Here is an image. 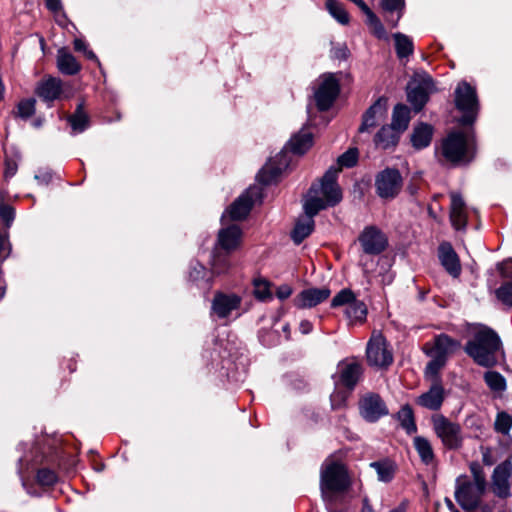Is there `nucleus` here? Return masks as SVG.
<instances>
[{
    "mask_svg": "<svg viewBox=\"0 0 512 512\" xmlns=\"http://www.w3.org/2000/svg\"><path fill=\"white\" fill-rule=\"evenodd\" d=\"M254 296L260 301H267L272 298L270 284L264 279L254 280Z\"/></svg>",
    "mask_w": 512,
    "mask_h": 512,
    "instance_id": "79ce46f5",
    "label": "nucleus"
},
{
    "mask_svg": "<svg viewBox=\"0 0 512 512\" xmlns=\"http://www.w3.org/2000/svg\"><path fill=\"white\" fill-rule=\"evenodd\" d=\"M501 349L499 336L491 328L482 326L474 334L472 340L465 346L466 353L473 360L484 367H491L496 364L497 352Z\"/></svg>",
    "mask_w": 512,
    "mask_h": 512,
    "instance_id": "7ed1b4c3",
    "label": "nucleus"
},
{
    "mask_svg": "<svg viewBox=\"0 0 512 512\" xmlns=\"http://www.w3.org/2000/svg\"><path fill=\"white\" fill-rule=\"evenodd\" d=\"M432 88L433 81L430 77H424L419 81L413 80L408 84L407 98L416 112L425 106Z\"/></svg>",
    "mask_w": 512,
    "mask_h": 512,
    "instance_id": "4468645a",
    "label": "nucleus"
},
{
    "mask_svg": "<svg viewBox=\"0 0 512 512\" xmlns=\"http://www.w3.org/2000/svg\"><path fill=\"white\" fill-rule=\"evenodd\" d=\"M455 106L462 113V125L473 124L478 116L479 101L476 89L468 82L461 81L455 89Z\"/></svg>",
    "mask_w": 512,
    "mask_h": 512,
    "instance_id": "39448f33",
    "label": "nucleus"
},
{
    "mask_svg": "<svg viewBox=\"0 0 512 512\" xmlns=\"http://www.w3.org/2000/svg\"><path fill=\"white\" fill-rule=\"evenodd\" d=\"M370 467L377 472L378 480L385 483L390 482L396 472L395 463L388 459L372 462Z\"/></svg>",
    "mask_w": 512,
    "mask_h": 512,
    "instance_id": "72a5a7b5",
    "label": "nucleus"
},
{
    "mask_svg": "<svg viewBox=\"0 0 512 512\" xmlns=\"http://www.w3.org/2000/svg\"><path fill=\"white\" fill-rule=\"evenodd\" d=\"M340 91L338 80L333 74L323 75L315 92V101L320 111L328 110L336 100Z\"/></svg>",
    "mask_w": 512,
    "mask_h": 512,
    "instance_id": "ddd939ff",
    "label": "nucleus"
},
{
    "mask_svg": "<svg viewBox=\"0 0 512 512\" xmlns=\"http://www.w3.org/2000/svg\"><path fill=\"white\" fill-rule=\"evenodd\" d=\"M299 329L301 331L302 334H308L312 331L313 329V325L310 321L308 320H303L301 321L300 325H299Z\"/></svg>",
    "mask_w": 512,
    "mask_h": 512,
    "instance_id": "bf43d9fd",
    "label": "nucleus"
},
{
    "mask_svg": "<svg viewBox=\"0 0 512 512\" xmlns=\"http://www.w3.org/2000/svg\"><path fill=\"white\" fill-rule=\"evenodd\" d=\"M37 482L42 486H53L57 481V474L48 468H41L36 474Z\"/></svg>",
    "mask_w": 512,
    "mask_h": 512,
    "instance_id": "37998d69",
    "label": "nucleus"
},
{
    "mask_svg": "<svg viewBox=\"0 0 512 512\" xmlns=\"http://www.w3.org/2000/svg\"><path fill=\"white\" fill-rule=\"evenodd\" d=\"M498 270L503 277H512V260H507L498 265Z\"/></svg>",
    "mask_w": 512,
    "mask_h": 512,
    "instance_id": "5fc2aeb1",
    "label": "nucleus"
},
{
    "mask_svg": "<svg viewBox=\"0 0 512 512\" xmlns=\"http://www.w3.org/2000/svg\"><path fill=\"white\" fill-rule=\"evenodd\" d=\"M450 221L452 226L459 231H464L467 226L468 213L466 204L459 193H450Z\"/></svg>",
    "mask_w": 512,
    "mask_h": 512,
    "instance_id": "412c9836",
    "label": "nucleus"
},
{
    "mask_svg": "<svg viewBox=\"0 0 512 512\" xmlns=\"http://www.w3.org/2000/svg\"><path fill=\"white\" fill-rule=\"evenodd\" d=\"M486 486L472 482L467 475L456 479L455 499L465 510L475 509L484 495Z\"/></svg>",
    "mask_w": 512,
    "mask_h": 512,
    "instance_id": "0eeeda50",
    "label": "nucleus"
},
{
    "mask_svg": "<svg viewBox=\"0 0 512 512\" xmlns=\"http://www.w3.org/2000/svg\"><path fill=\"white\" fill-rule=\"evenodd\" d=\"M482 461L487 466L493 465L494 461L492 459L491 451L489 448L482 449Z\"/></svg>",
    "mask_w": 512,
    "mask_h": 512,
    "instance_id": "13d9d810",
    "label": "nucleus"
},
{
    "mask_svg": "<svg viewBox=\"0 0 512 512\" xmlns=\"http://www.w3.org/2000/svg\"><path fill=\"white\" fill-rule=\"evenodd\" d=\"M397 420L407 434L416 433L417 425L415 423L414 412L410 405L406 404L397 412Z\"/></svg>",
    "mask_w": 512,
    "mask_h": 512,
    "instance_id": "f704fd0d",
    "label": "nucleus"
},
{
    "mask_svg": "<svg viewBox=\"0 0 512 512\" xmlns=\"http://www.w3.org/2000/svg\"><path fill=\"white\" fill-rule=\"evenodd\" d=\"M413 446L423 464L429 466L435 463V453L431 442L427 438L423 436L414 437Z\"/></svg>",
    "mask_w": 512,
    "mask_h": 512,
    "instance_id": "cd10ccee",
    "label": "nucleus"
},
{
    "mask_svg": "<svg viewBox=\"0 0 512 512\" xmlns=\"http://www.w3.org/2000/svg\"><path fill=\"white\" fill-rule=\"evenodd\" d=\"M358 157H359L358 149L350 148L338 157L337 164L339 167L338 168L331 167L327 171L334 170L336 173V177H337L338 173L341 171L342 168H351V167L355 166L358 162Z\"/></svg>",
    "mask_w": 512,
    "mask_h": 512,
    "instance_id": "4c0bfd02",
    "label": "nucleus"
},
{
    "mask_svg": "<svg viewBox=\"0 0 512 512\" xmlns=\"http://www.w3.org/2000/svg\"><path fill=\"white\" fill-rule=\"evenodd\" d=\"M358 241L365 254L378 255L388 246L386 235L376 226H366L358 236Z\"/></svg>",
    "mask_w": 512,
    "mask_h": 512,
    "instance_id": "f8f14e48",
    "label": "nucleus"
},
{
    "mask_svg": "<svg viewBox=\"0 0 512 512\" xmlns=\"http://www.w3.org/2000/svg\"><path fill=\"white\" fill-rule=\"evenodd\" d=\"M36 100L28 98L21 100L17 105V114L22 119H27L35 113Z\"/></svg>",
    "mask_w": 512,
    "mask_h": 512,
    "instance_id": "a18cd8bd",
    "label": "nucleus"
},
{
    "mask_svg": "<svg viewBox=\"0 0 512 512\" xmlns=\"http://www.w3.org/2000/svg\"><path fill=\"white\" fill-rule=\"evenodd\" d=\"M242 298L237 294L217 292L212 301V311L221 319L229 317L241 306Z\"/></svg>",
    "mask_w": 512,
    "mask_h": 512,
    "instance_id": "f3484780",
    "label": "nucleus"
},
{
    "mask_svg": "<svg viewBox=\"0 0 512 512\" xmlns=\"http://www.w3.org/2000/svg\"><path fill=\"white\" fill-rule=\"evenodd\" d=\"M433 430L444 447L457 450L462 446V429L458 423L450 421L441 414L432 417Z\"/></svg>",
    "mask_w": 512,
    "mask_h": 512,
    "instance_id": "6e6552de",
    "label": "nucleus"
},
{
    "mask_svg": "<svg viewBox=\"0 0 512 512\" xmlns=\"http://www.w3.org/2000/svg\"><path fill=\"white\" fill-rule=\"evenodd\" d=\"M73 44H74V49H75L76 51H79V52H83V53H84V52H85V50H87V49H88V48H87V44H86L83 40H81V39H78V38H77V39H75Z\"/></svg>",
    "mask_w": 512,
    "mask_h": 512,
    "instance_id": "052dcab7",
    "label": "nucleus"
},
{
    "mask_svg": "<svg viewBox=\"0 0 512 512\" xmlns=\"http://www.w3.org/2000/svg\"><path fill=\"white\" fill-rule=\"evenodd\" d=\"M382 9L391 14V18H387L386 21L392 27H396L400 18L403 15L405 8L404 0H381Z\"/></svg>",
    "mask_w": 512,
    "mask_h": 512,
    "instance_id": "2f4dec72",
    "label": "nucleus"
},
{
    "mask_svg": "<svg viewBox=\"0 0 512 512\" xmlns=\"http://www.w3.org/2000/svg\"><path fill=\"white\" fill-rule=\"evenodd\" d=\"M433 127L426 123L418 124L411 135V142L416 149H423L431 143Z\"/></svg>",
    "mask_w": 512,
    "mask_h": 512,
    "instance_id": "c85d7f7f",
    "label": "nucleus"
},
{
    "mask_svg": "<svg viewBox=\"0 0 512 512\" xmlns=\"http://www.w3.org/2000/svg\"><path fill=\"white\" fill-rule=\"evenodd\" d=\"M84 54L88 59L98 61L95 53L92 50L87 49L85 50Z\"/></svg>",
    "mask_w": 512,
    "mask_h": 512,
    "instance_id": "e2e57ef3",
    "label": "nucleus"
},
{
    "mask_svg": "<svg viewBox=\"0 0 512 512\" xmlns=\"http://www.w3.org/2000/svg\"><path fill=\"white\" fill-rule=\"evenodd\" d=\"M293 290L291 288V286L287 285V284H283L281 286H279L276 290V296L281 299V300H284V299H287L291 296Z\"/></svg>",
    "mask_w": 512,
    "mask_h": 512,
    "instance_id": "6e6d98bb",
    "label": "nucleus"
},
{
    "mask_svg": "<svg viewBox=\"0 0 512 512\" xmlns=\"http://www.w3.org/2000/svg\"><path fill=\"white\" fill-rule=\"evenodd\" d=\"M410 121V110L403 104H398L394 107L391 127L398 132H403L407 129Z\"/></svg>",
    "mask_w": 512,
    "mask_h": 512,
    "instance_id": "473e14b6",
    "label": "nucleus"
},
{
    "mask_svg": "<svg viewBox=\"0 0 512 512\" xmlns=\"http://www.w3.org/2000/svg\"><path fill=\"white\" fill-rule=\"evenodd\" d=\"M342 199V192L336 184L334 170L326 171L318 184H313L304 200L303 209L306 219L298 221L291 233L295 244H300L314 229L313 217L327 207L337 205Z\"/></svg>",
    "mask_w": 512,
    "mask_h": 512,
    "instance_id": "f257e3e1",
    "label": "nucleus"
},
{
    "mask_svg": "<svg viewBox=\"0 0 512 512\" xmlns=\"http://www.w3.org/2000/svg\"><path fill=\"white\" fill-rule=\"evenodd\" d=\"M326 8L333 18L340 24L346 25L349 23V15L344 6L337 0H327Z\"/></svg>",
    "mask_w": 512,
    "mask_h": 512,
    "instance_id": "58836bf2",
    "label": "nucleus"
},
{
    "mask_svg": "<svg viewBox=\"0 0 512 512\" xmlns=\"http://www.w3.org/2000/svg\"><path fill=\"white\" fill-rule=\"evenodd\" d=\"M312 145V133L307 129H301L291 137L285 148L273 159H270L259 171L257 174V180L264 185L275 182L282 172L289 166L287 150L297 155H303L312 147Z\"/></svg>",
    "mask_w": 512,
    "mask_h": 512,
    "instance_id": "f03ea898",
    "label": "nucleus"
},
{
    "mask_svg": "<svg viewBox=\"0 0 512 512\" xmlns=\"http://www.w3.org/2000/svg\"><path fill=\"white\" fill-rule=\"evenodd\" d=\"M362 375V366L358 362L346 363L340 370V382L343 386L353 389Z\"/></svg>",
    "mask_w": 512,
    "mask_h": 512,
    "instance_id": "bb28decb",
    "label": "nucleus"
},
{
    "mask_svg": "<svg viewBox=\"0 0 512 512\" xmlns=\"http://www.w3.org/2000/svg\"><path fill=\"white\" fill-rule=\"evenodd\" d=\"M486 384L491 390L503 391L506 388V382L504 377L495 371H488L484 375Z\"/></svg>",
    "mask_w": 512,
    "mask_h": 512,
    "instance_id": "a19ab883",
    "label": "nucleus"
},
{
    "mask_svg": "<svg viewBox=\"0 0 512 512\" xmlns=\"http://www.w3.org/2000/svg\"><path fill=\"white\" fill-rule=\"evenodd\" d=\"M512 474V463L506 460L497 465L492 474V489L496 496L507 498L510 495L509 479Z\"/></svg>",
    "mask_w": 512,
    "mask_h": 512,
    "instance_id": "dca6fc26",
    "label": "nucleus"
},
{
    "mask_svg": "<svg viewBox=\"0 0 512 512\" xmlns=\"http://www.w3.org/2000/svg\"><path fill=\"white\" fill-rule=\"evenodd\" d=\"M389 512H405V508H404V507H402V506H399V507H397V508L392 509V510H391V511H389Z\"/></svg>",
    "mask_w": 512,
    "mask_h": 512,
    "instance_id": "69168bd1",
    "label": "nucleus"
},
{
    "mask_svg": "<svg viewBox=\"0 0 512 512\" xmlns=\"http://www.w3.org/2000/svg\"><path fill=\"white\" fill-rule=\"evenodd\" d=\"M438 257L441 265L449 275L453 278L459 277L462 270L460 260L450 243L444 242L440 244L438 248Z\"/></svg>",
    "mask_w": 512,
    "mask_h": 512,
    "instance_id": "aec40b11",
    "label": "nucleus"
},
{
    "mask_svg": "<svg viewBox=\"0 0 512 512\" xmlns=\"http://www.w3.org/2000/svg\"><path fill=\"white\" fill-rule=\"evenodd\" d=\"M444 401V389L442 385L437 381L435 382L430 389L421 394L416 399V404L426 409L436 411L439 410Z\"/></svg>",
    "mask_w": 512,
    "mask_h": 512,
    "instance_id": "b1692460",
    "label": "nucleus"
},
{
    "mask_svg": "<svg viewBox=\"0 0 512 512\" xmlns=\"http://www.w3.org/2000/svg\"><path fill=\"white\" fill-rule=\"evenodd\" d=\"M330 296L328 288H309L301 291L293 300L299 309L312 308L324 302Z\"/></svg>",
    "mask_w": 512,
    "mask_h": 512,
    "instance_id": "6ab92c4d",
    "label": "nucleus"
},
{
    "mask_svg": "<svg viewBox=\"0 0 512 512\" xmlns=\"http://www.w3.org/2000/svg\"><path fill=\"white\" fill-rule=\"evenodd\" d=\"M361 417L370 423L377 422L380 418L389 414V409L378 393L367 392L358 402Z\"/></svg>",
    "mask_w": 512,
    "mask_h": 512,
    "instance_id": "9d476101",
    "label": "nucleus"
},
{
    "mask_svg": "<svg viewBox=\"0 0 512 512\" xmlns=\"http://www.w3.org/2000/svg\"><path fill=\"white\" fill-rule=\"evenodd\" d=\"M461 344L459 341L451 338L446 334H440L434 339V347L432 354L443 357L447 360L448 356L455 353Z\"/></svg>",
    "mask_w": 512,
    "mask_h": 512,
    "instance_id": "393cba45",
    "label": "nucleus"
},
{
    "mask_svg": "<svg viewBox=\"0 0 512 512\" xmlns=\"http://www.w3.org/2000/svg\"><path fill=\"white\" fill-rule=\"evenodd\" d=\"M387 113V99L380 97L363 115V122L359 127V132L367 131L375 127Z\"/></svg>",
    "mask_w": 512,
    "mask_h": 512,
    "instance_id": "4be33fe9",
    "label": "nucleus"
},
{
    "mask_svg": "<svg viewBox=\"0 0 512 512\" xmlns=\"http://www.w3.org/2000/svg\"><path fill=\"white\" fill-rule=\"evenodd\" d=\"M258 196L256 188H249L241 194L222 215V221L228 215L232 220H242L249 214L254 198Z\"/></svg>",
    "mask_w": 512,
    "mask_h": 512,
    "instance_id": "2eb2a0df",
    "label": "nucleus"
},
{
    "mask_svg": "<svg viewBox=\"0 0 512 512\" xmlns=\"http://www.w3.org/2000/svg\"><path fill=\"white\" fill-rule=\"evenodd\" d=\"M346 52H347L346 48L342 49V56L341 57L346 58V56H347Z\"/></svg>",
    "mask_w": 512,
    "mask_h": 512,
    "instance_id": "774afa93",
    "label": "nucleus"
},
{
    "mask_svg": "<svg viewBox=\"0 0 512 512\" xmlns=\"http://www.w3.org/2000/svg\"><path fill=\"white\" fill-rule=\"evenodd\" d=\"M349 477L344 465L340 462H326L320 475V487L323 493H340L348 489Z\"/></svg>",
    "mask_w": 512,
    "mask_h": 512,
    "instance_id": "423d86ee",
    "label": "nucleus"
},
{
    "mask_svg": "<svg viewBox=\"0 0 512 512\" xmlns=\"http://www.w3.org/2000/svg\"><path fill=\"white\" fill-rule=\"evenodd\" d=\"M496 296L503 304L512 306V281L501 285L496 290Z\"/></svg>",
    "mask_w": 512,
    "mask_h": 512,
    "instance_id": "09e8293b",
    "label": "nucleus"
},
{
    "mask_svg": "<svg viewBox=\"0 0 512 512\" xmlns=\"http://www.w3.org/2000/svg\"><path fill=\"white\" fill-rule=\"evenodd\" d=\"M242 231L238 225H230L218 232L217 243L227 254L236 250L241 243Z\"/></svg>",
    "mask_w": 512,
    "mask_h": 512,
    "instance_id": "5701e85b",
    "label": "nucleus"
},
{
    "mask_svg": "<svg viewBox=\"0 0 512 512\" xmlns=\"http://www.w3.org/2000/svg\"><path fill=\"white\" fill-rule=\"evenodd\" d=\"M446 502H447V505L450 508V510H454V505H453L452 501L451 500H447Z\"/></svg>",
    "mask_w": 512,
    "mask_h": 512,
    "instance_id": "338daca9",
    "label": "nucleus"
},
{
    "mask_svg": "<svg viewBox=\"0 0 512 512\" xmlns=\"http://www.w3.org/2000/svg\"><path fill=\"white\" fill-rule=\"evenodd\" d=\"M361 512H374L372 506L369 504V501L367 498L363 500V507Z\"/></svg>",
    "mask_w": 512,
    "mask_h": 512,
    "instance_id": "680f3d73",
    "label": "nucleus"
},
{
    "mask_svg": "<svg viewBox=\"0 0 512 512\" xmlns=\"http://www.w3.org/2000/svg\"><path fill=\"white\" fill-rule=\"evenodd\" d=\"M441 153L454 165L468 164L475 158L476 145L474 139L463 132H451L442 141Z\"/></svg>",
    "mask_w": 512,
    "mask_h": 512,
    "instance_id": "20e7f679",
    "label": "nucleus"
},
{
    "mask_svg": "<svg viewBox=\"0 0 512 512\" xmlns=\"http://www.w3.org/2000/svg\"><path fill=\"white\" fill-rule=\"evenodd\" d=\"M46 7L52 12H58L61 10V0H45Z\"/></svg>",
    "mask_w": 512,
    "mask_h": 512,
    "instance_id": "4d7b16f0",
    "label": "nucleus"
},
{
    "mask_svg": "<svg viewBox=\"0 0 512 512\" xmlns=\"http://www.w3.org/2000/svg\"><path fill=\"white\" fill-rule=\"evenodd\" d=\"M367 362L375 367H387L393 362V355L387 347L386 339L381 334H374L366 348Z\"/></svg>",
    "mask_w": 512,
    "mask_h": 512,
    "instance_id": "9b49d317",
    "label": "nucleus"
},
{
    "mask_svg": "<svg viewBox=\"0 0 512 512\" xmlns=\"http://www.w3.org/2000/svg\"><path fill=\"white\" fill-rule=\"evenodd\" d=\"M283 332L286 334V338L289 339L290 338V327L288 324L283 326Z\"/></svg>",
    "mask_w": 512,
    "mask_h": 512,
    "instance_id": "0e129e2a",
    "label": "nucleus"
},
{
    "mask_svg": "<svg viewBox=\"0 0 512 512\" xmlns=\"http://www.w3.org/2000/svg\"><path fill=\"white\" fill-rule=\"evenodd\" d=\"M395 40V49L397 56L402 59L413 53L414 47L412 39L400 32L393 34Z\"/></svg>",
    "mask_w": 512,
    "mask_h": 512,
    "instance_id": "e433bc0d",
    "label": "nucleus"
},
{
    "mask_svg": "<svg viewBox=\"0 0 512 512\" xmlns=\"http://www.w3.org/2000/svg\"><path fill=\"white\" fill-rule=\"evenodd\" d=\"M35 93L44 102H54L61 98L63 83L59 78L45 77L37 83Z\"/></svg>",
    "mask_w": 512,
    "mask_h": 512,
    "instance_id": "a211bd4d",
    "label": "nucleus"
},
{
    "mask_svg": "<svg viewBox=\"0 0 512 512\" xmlns=\"http://www.w3.org/2000/svg\"><path fill=\"white\" fill-rule=\"evenodd\" d=\"M355 300V295L350 289H342L338 292L334 298L332 299L331 306L339 307V306H348L352 301Z\"/></svg>",
    "mask_w": 512,
    "mask_h": 512,
    "instance_id": "49530a36",
    "label": "nucleus"
},
{
    "mask_svg": "<svg viewBox=\"0 0 512 512\" xmlns=\"http://www.w3.org/2000/svg\"><path fill=\"white\" fill-rule=\"evenodd\" d=\"M365 15L367 17L366 22L371 30V33L378 39L387 40V32L375 13L370 9L365 13Z\"/></svg>",
    "mask_w": 512,
    "mask_h": 512,
    "instance_id": "ea45409f",
    "label": "nucleus"
},
{
    "mask_svg": "<svg viewBox=\"0 0 512 512\" xmlns=\"http://www.w3.org/2000/svg\"><path fill=\"white\" fill-rule=\"evenodd\" d=\"M67 121L71 126L72 134H78L85 131L90 123L88 114L84 111V103L77 105L73 114L67 117Z\"/></svg>",
    "mask_w": 512,
    "mask_h": 512,
    "instance_id": "c756f323",
    "label": "nucleus"
},
{
    "mask_svg": "<svg viewBox=\"0 0 512 512\" xmlns=\"http://www.w3.org/2000/svg\"><path fill=\"white\" fill-rule=\"evenodd\" d=\"M8 235L0 233V259H5L9 254Z\"/></svg>",
    "mask_w": 512,
    "mask_h": 512,
    "instance_id": "864d4df0",
    "label": "nucleus"
},
{
    "mask_svg": "<svg viewBox=\"0 0 512 512\" xmlns=\"http://www.w3.org/2000/svg\"><path fill=\"white\" fill-rule=\"evenodd\" d=\"M469 468H470V472L473 476L472 482L477 483V484L479 483L480 485L486 486L487 485L486 476H485L482 466L478 462H471L469 465Z\"/></svg>",
    "mask_w": 512,
    "mask_h": 512,
    "instance_id": "3c124183",
    "label": "nucleus"
},
{
    "mask_svg": "<svg viewBox=\"0 0 512 512\" xmlns=\"http://www.w3.org/2000/svg\"><path fill=\"white\" fill-rule=\"evenodd\" d=\"M400 133L391 126H383L376 134L374 142L377 147L388 149L398 143Z\"/></svg>",
    "mask_w": 512,
    "mask_h": 512,
    "instance_id": "7c9ffc66",
    "label": "nucleus"
},
{
    "mask_svg": "<svg viewBox=\"0 0 512 512\" xmlns=\"http://www.w3.org/2000/svg\"><path fill=\"white\" fill-rule=\"evenodd\" d=\"M403 179L397 169L386 168L375 178V190L381 199H394L401 191Z\"/></svg>",
    "mask_w": 512,
    "mask_h": 512,
    "instance_id": "1a4fd4ad",
    "label": "nucleus"
},
{
    "mask_svg": "<svg viewBox=\"0 0 512 512\" xmlns=\"http://www.w3.org/2000/svg\"><path fill=\"white\" fill-rule=\"evenodd\" d=\"M57 68L64 75H76L81 70V64L65 48L57 52Z\"/></svg>",
    "mask_w": 512,
    "mask_h": 512,
    "instance_id": "a878e982",
    "label": "nucleus"
},
{
    "mask_svg": "<svg viewBox=\"0 0 512 512\" xmlns=\"http://www.w3.org/2000/svg\"><path fill=\"white\" fill-rule=\"evenodd\" d=\"M15 217V211L12 206L8 204H0V218L4 225L9 228Z\"/></svg>",
    "mask_w": 512,
    "mask_h": 512,
    "instance_id": "603ef678",
    "label": "nucleus"
},
{
    "mask_svg": "<svg viewBox=\"0 0 512 512\" xmlns=\"http://www.w3.org/2000/svg\"><path fill=\"white\" fill-rule=\"evenodd\" d=\"M229 262L227 256L215 253L212 258V269L215 273L221 274L228 270Z\"/></svg>",
    "mask_w": 512,
    "mask_h": 512,
    "instance_id": "8fccbe9b",
    "label": "nucleus"
},
{
    "mask_svg": "<svg viewBox=\"0 0 512 512\" xmlns=\"http://www.w3.org/2000/svg\"><path fill=\"white\" fill-rule=\"evenodd\" d=\"M446 359L432 354V360L427 364L425 374L429 377H437L439 371L445 366Z\"/></svg>",
    "mask_w": 512,
    "mask_h": 512,
    "instance_id": "de8ad7c7",
    "label": "nucleus"
},
{
    "mask_svg": "<svg viewBox=\"0 0 512 512\" xmlns=\"http://www.w3.org/2000/svg\"><path fill=\"white\" fill-rule=\"evenodd\" d=\"M494 427L497 432L507 435L512 427V417L505 412L498 413Z\"/></svg>",
    "mask_w": 512,
    "mask_h": 512,
    "instance_id": "c03bdc74",
    "label": "nucleus"
},
{
    "mask_svg": "<svg viewBox=\"0 0 512 512\" xmlns=\"http://www.w3.org/2000/svg\"><path fill=\"white\" fill-rule=\"evenodd\" d=\"M345 314L351 323L363 322L367 316V307L364 302L355 299L346 307Z\"/></svg>",
    "mask_w": 512,
    "mask_h": 512,
    "instance_id": "c9c22d12",
    "label": "nucleus"
}]
</instances>
